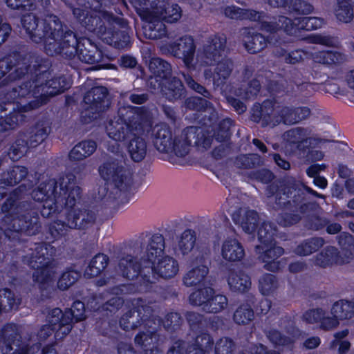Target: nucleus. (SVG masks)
I'll use <instances>...</instances> for the list:
<instances>
[{
  "instance_id": "f257e3e1",
  "label": "nucleus",
  "mask_w": 354,
  "mask_h": 354,
  "mask_svg": "<svg viewBox=\"0 0 354 354\" xmlns=\"http://www.w3.org/2000/svg\"><path fill=\"white\" fill-rule=\"evenodd\" d=\"M153 123L151 112L146 106L122 107L118 117L106 124V132L117 142H127L126 148L135 162L142 161L147 153V142L142 134L149 131Z\"/></svg>"
},
{
  "instance_id": "f03ea898",
  "label": "nucleus",
  "mask_w": 354,
  "mask_h": 354,
  "mask_svg": "<svg viewBox=\"0 0 354 354\" xmlns=\"http://www.w3.org/2000/svg\"><path fill=\"white\" fill-rule=\"evenodd\" d=\"M21 24L32 41L44 42L48 55L71 59L75 54L76 34L57 16L47 13L40 23L36 15L28 13L22 17Z\"/></svg>"
},
{
  "instance_id": "7ed1b4c3",
  "label": "nucleus",
  "mask_w": 354,
  "mask_h": 354,
  "mask_svg": "<svg viewBox=\"0 0 354 354\" xmlns=\"http://www.w3.org/2000/svg\"><path fill=\"white\" fill-rule=\"evenodd\" d=\"M25 189L26 186L21 185L10 193L1 205V212L5 214L1 219L4 235L13 245L24 242V236L38 234L41 228L33 203L18 198L19 194Z\"/></svg>"
},
{
  "instance_id": "20e7f679",
  "label": "nucleus",
  "mask_w": 354,
  "mask_h": 354,
  "mask_svg": "<svg viewBox=\"0 0 354 354\" xmlns=\"http://www.w3.org/2000/svg\"><path fill=\"white\" fill-rule=\"evenodd\" d=\"M8 58L12 59L8 68V75L5 80L14 82L22 78H30L32 82L39 75H47L50 63L37 55H29L21 59L17 55H10Z\"/></svg>"
},
{
  "instance_id": "39448f33",
  "label": "nucleus",
  "mask_w": 354,
  "mask_h": 354,
  "mask_svg": "<svg viewBox=\"0 0 354 354\" xmlns=\"http://www.w3.org/2000/svg\"><path fill=\"white\" fill-rule=\"evenodd\" d=\"M306 193H309L317 198H325L326 196L319 194L302 182L292 177L283 180L282 188L277 193L275 203L278 208H293L298 209L306 199Z\"/></svg>"
},
{
  "instance_id": "423d86ee",
  "label": "nucleus",
  "mask_w": 354,
  "mask_h": 354,
  "mask_svg": "<svg viewBox=\"0 0 354 354\" xmlns=\"http://www.w3.org/2000/svg\"><path fill=\"white\" fill-rule=\"evenodd\" d=\"M319 209L320 207L316 202L304 203L300 205L295 212L282 214L279 218V223L283 226H290L298 223L304 218V225L307 230H319L328 223L327 219L312 214Z\"/></svg>"
},
{
  "instance_id": "0eeeda50",
  "label": "nucleus",
  "mask_w": 354,
  "mask_h": 354,
  "mask_svg": "<svg viewBox=\"0 0 354 354\" xmlns=\"http://www.w3.org/2000/svg\"><path fill=\"white\" fill-rule=\"evenodd\" d=\"M98 172L101 178L120 191H127L131 187L132 180L122 161L107 155L106 160L100 165Z\"/></svg>"
},
{
  "instance_id": "6e6552de",
  "label": "nucleus",
  "mask_w": 354,
  "mask_h": 354,
  "mask_svg": "<svg viewBox=\"0 0 354 354\" xmlns=\"http://www.w3.org/2000/svg\"><path fill=\"white\" fill-rule=\"evenodd\" d=\"M109 93L104 86H95L89 90L84 97L86 107L83 113V117L89 121L97 119L100 114L110 106Z\"/></svg>"
},
{
  "instance_id": "1a4fd4ad",
  "label": "nucleus",
  "mask_w": 354,
  "mask_h": 354,
  "mask_svg": "<svg viewBox=\"0 0 354 354\" xmlns=\"http://www.w3.org/2000/svg\"><path fill=\"white\" fill-rule=\"evenodd\" d=\"M31 338L32 335L26 332L23 326L7 324L0 333V351L2 354H14L24 341Z\"/></svg>"
},
{
  "instance_id": "9d476101",
  "label": "nucleus",
  "mask_w": 354,
  "mask_h": 354,
  "mask_svg": "<svg viewBox=\"0 0 354 354\" xmlns=\"http://www.w3.org/2000/svg\"><path fill=\"white\" fill-rule=\"evenodd\" d=\"M73 14L78 22L90 32H94L96 28L101 25L102 21H106L109 24H117L124 27L127 23L123 19L114 16L112 13L104 11L97 15L94 12H91L80 8H73Z\"/></svg>"
},
{
  "instance_id": "9b49d317",
  "label": "nucleus",
  "mask_w": 354,
  "mask_h": 354,
  "mask_svg": "<svg viewBox=\"0 0 354 354\" xmlns=\"http://www.w3.org/2000/svg\"><path fill=\"white\" fill-rule=\"evenodd\" d=\"M196 46L194 39L189 36H184L174 42L165 44L160 46L162 54H169L175 57L182 59L187 69L194 67L192 62Z\"/></svg>"
},
{
  "instance_id": "f8f14e48",
  "label": "nucleus",
  "mask_w": 354,
  "mask_h": 354,
  "mask_svg": "<svg viewBox=\"0 0 354 354\" xmlns=\"http://www.w3.org/2000/svg\"><path fill=\"white\" fill-rule=\"evenodd\" d=\"M204 136L201 127L190 126L174 138L171 150L178 157L187 156L192 144L198 145Z\"/></svg>"
},
{
  "instance_id": "ddd939ff",
  "label": "nucleus",
  "mask_w": 354,
  "mask_h": 354,
  "mask_svg": "<svg viewBox=\"0 0 354 354\" xmlns=\"http://www.w3.org/2000/svg\"><path fill=\"white\" fill-rule=\"evenodd\" d=\"M75 181L76 176L73 174H67L58 179L61 198L57 203L64 205L66 211L75 208V205L81 198V188L75 185Z\"/></svg>"
},
{
  "instance_id": "4468645a",
  "label": "nucleus",
  "mask_w": 354,
  "mask_h": 354,
  "mask_svg": "<svg viewBox=\"0 0 354 354\" xmlns=\"http://www.w3.org/2000/svg\"><path fill=\"white\" fill-rule=\"evenodd\" d=\"M49 76L48 69L47 75H39L34 80L35 93H40V95L55 96L70 88V82L66 77L59 76L48 80Z\"/></svg>"
},
{
  "instance_id": "2eb2a0df",
  "label": "nucleus",
  "mask_w": 354,
  "mask_h": 354,
  "mask_svg": "<svg viewBox=\"0 0 354 354\" xmlns=\"http://www.w3.org/2000/svg\"><path fill=\"white\" fill-rule=\"evenodd\" d=\"M310 131L308 128L297 127L284 132L283 137L285 140L296 145L299 151H306L310 147H317L326 142V140L310 137Z\"/></svg>"
},
{
  "instance_id": "dca6fc26",
  "label": "nucleus",
  "mask_w": 354,
  "mask_h": 354,
  "mask_svg": "<svg viewBox=\"0 0 354 354\" xmlns=\"http://www.w3.org/2000/svg\"><path fill=\"white\" fill-rule=\"evenodd\" d=\"M226 42V37L223 35L210 37L203 46L201 55L203 62L205 65L212 66L218 62L224 54Z\"/></svg>"
},
{
  "instance_id": "f3484780",
  "label": "nucleus",
  "mask_w": 354,
  "mask_h": 354,
  "mask_svg": "<svg viewBox=\"0 0 354 354\" xmlns=\"http://www.w3.org/2000/svg\"><path fill=\"white\" fill-rule=\"evenodd\" d=\"M254 252L257 259L265 263L264 268L271 272L279 270V261H277L284 252L281 247L276 246L275 243L272 244L256 245Z\"/></svg>"
},
{
  "instance_id": "a211bd4d",
  "label": "nucleus",
  "mask_w": 354,
  "mask_h": 354,
  "mask_svg": "<svg viewBox=\"0 0 354 354\" xmlns=\"http://www.w3.org/2000/svg\"><path fill=\"white\" fill-rule=\"evenodd\" d=\"M274 104L270 100H265L262 104H255L251 109L250 119L260 123L262 127H274L279 124L278 115H274Z\"/></svg>"
},
{
  "instance_id": "6ab92c4d",
  "label": "nucleus",
  "mask_w": 354,
  "mask_h": 354,
  "mask_svg": "<svg viewBox=\"0 0 354 354\" xmlns=\"http://www.w3.org/2000/svg\"><path fill=\"white\" fill-rule=\"evenodd\" d=\"M66 225L70 229L82 230L92 226L96 220L95 213L88 209L72 208L67 209Z\"/></svg>"
},
{
  "instance_id": "aec40b11",
  "label": "nucleus",
  "mask_w": 354,
  "mask_h": 354,
  "mask_svg": "<svg viewBox=\"0 0 354 354\" xmlns=\"http://www.w3.org/2000/svg\"><path fill=\"white\" fill-rule=\"evenodd\" d=\"M75 54L71 59H73L77 55L82 62L94 64L100 62L102 59V53L97 46L88 38H77V45H75Z\"/></svg>"
},
{
  "instance_id": "412c9836",
  "label": "nucleus",
  "mask_w": 354,
  "mask_h": 354,
  "mask_svg": "<svg viewBox=\"0 0 354 354\" xmlns=\"http://www.w3.org/2000/svg\"><path fill=\"white\" fill-rule=\"evenodd\" d=\"M152 15L158 19L169 23L178 21L181 16V10L177 4H170L168 0H151Z\"/></svg>"
},
{
  "instance_id": "4be33fe9",
  "label": "nucleus",
  "mask_w": 354,
  "mask_h": 354,
  "mask_svg": "<svg viewBox=\"0 0 354 354\" xmlns=\"http://www.w3.org/2000/svg\"><path fill=\"white\" fill-rule=\"evenodd\" d=\"M279 124L295 125L307 120L311 115V110L307 106H281L278 111Z\"/></svg>"
},
{
  "instance_id": "5701e85b",
  "label": "nucleus",
  "mask_w": 354,
  "mask_h": 354,
  "mask_svg": "<svg viewBox=\"0 0 354 354\" xmlns=\"http://www.w3.org/2000/svg\"><path fill=\"white\" fill-rule=\"evenodd\" d=\"M151 138L154 147L160 153H169L171 150L174 138L171 129L167 124H156L152 129Z\"/></svg>"
},
{
  "instance_id": "b1692460",
  "label": "nucleus",
  "mask_w": 354,
  "mask_h": 354,
  "mask_svg": "<svg viewBox=\"0 0 354 354\" xmlns=\"http://www.w3.org/2000/svg\"><path fill=\"white\" fill-rule=\"evenodd\" d=\"M239 37L243 42L245 49L252 54L261 52L268 45V39L262 34L253 32L246 27L240 29Z\"/></svg>"
},
{
  "instance_id": "393cba45",
  "label": "nucleus",
  "mask_w": 354,
  "mask_h": 354,
  "mask_svg": "<svg viewBox=\"0 0 354 354\" xmlns=\"http://www.w3.org/2000/svg\"><path fill=\"white\" fill-rule=\"evenodd\" d=\"M31 195L36 201H59L61 196L59 193L58 180L51 178L41 183L32 190Z\"/></svg>"
},
{
  "instance_id": "a878e982",
  "label": "nucleus",
  "mask_w": 354,
  "mask_h": 354,
  "mask_svg": "<svg viewBox=\"0 0 354 354\" xmlns=\"http://www.w3.org/2000/svg\"><path fill=\"white\" fill-rule=\"evenodd\" d=\"M50 130V126L47 121H39L26 132H21L20 134L25 138L30 147H35L47 138Z\"/></svg>"
},
{
  "instance_id": "bb28decb",
  "label": "nucleus",
  "mask_w": 354,
  "mask_h": 354,
  "mask_svg": "<svg viewBox=\"0 0 354 354\" xmlns=\"http://www.w3.org/2000/svg\"><path fill=\"white\" fill-rule=\"evenodd\" d=\"M232 219L245 233L252 234L256 230L259 217L254 210L240 209L233 214Z\"/></svg>"
},
{
  "instance_id": "cd10ccee",
  "label": "nucleus",
  "mask_w": 354,
  "mask_h": 354,
  "mask_svg": "<svg viewBox=\"0 0 354 354\" xmlns=\"http://www.w3.org/2000/svg\"><path fill=\"white\" fill-rule=\"evenodd\" d=\"M26 167L15 165L4 171L0 176V187H12L19 184L28 175Z\"/></svg>"
},
{
  "instance_id": "c85d7f7f",
  "label": "nucleus",
  "mask_w": 354,
  "mask_h": 354,
  "mask_svg": "<svg viewBox=\"0 0 354 354\" xmlns=\"http://www.w3.org/2000/svg\"><path fill=\"white\" fill-rule=\"evenodd\" d=\"M57 268L58 263L55 260L41 268H33L35 270L32 274L33 279L41 286V288H46V285L48 286L54 281Z\"/></svg>"
},
{
  "instance_id": "c756f323",
  "label": "nucleus",
  "mask_w": 354,
  "mask_h": 354,
  "mask_svg": "<svg viewBox=\"0 0 354 354\" xmlns=\"http://www.w3.org/2000/svg\"><path fill=\"white\" fill-rule=\"evenodd\" d=\"M164 86L161 89V94L170 102H175L185 95V90L182 82L174 77L165 80Z\"/></svg>"
},
{
  "instance_id": "7c9ffc66",
  "label": "nucleus",
  "mask_w": 354,
  "mask_h": 354,
  "mask_svg": "<svg viewBox=\"0 0 354 354\" xmlns=\"http://www.w3.org/2000/svg\"><path fill=\"white\" fill-rule=\"evenodd\" d=\"M140 264L137 258L127 255L122 258L118 263V272L124 278L133 280L140 274Z\"/></svg>"
},
{
  "instance_id": "2f4dec72",
  "label": "nucleus",
  "mask_w": 354,
  "mask_h": 354,
  "mask_svg": "<svg viewBox=\"0 0 354 354\" xmlns=\"http://www.w3.org/2000/svg\"><path fill=\"white\" fill-rule=\"evenodd\" d=\"M97 149V143L92 140H85L75 145L68 153L71 161L82 160L91 156Z\"/></svg>"
},
{
  "instance_id": "473e14b6",
  "label": "nucleus",
  "mask_w": 354,
  "mask_h": 354,
  "mask_svg": "<svg viewBox=\"0 0 354 354\" xmlns=\"http://www.w3.org/2000/svg\"><path fill=\"white\" fill-rule=\"evenodd\" d=\"M344 263L345 261L339 255L337 249L333 246L325 248L317 254L315 258V264L322 268H326L333 264H344Z\"/></svg>"
},
{
  "instance_id": "72a5a7b5",
  "label": "nucleus",
  "mask_w": 354,
  "mask_h": 354,
  "mask_svg": "<svg viewBox=\"0 0 354 354\" xmlns=\"http://www.w3.org/2000/svg\"><path fill=\"white\" fill-rule=\"evenodd\" d=\"M315 62L324 65H340L346 61V56L338 51L323 50L312 54Z\"/></svg>"
},
{
  "instance_id": "f704fd0d",
  "label": "nucleus",
  "mask_w": 354,
  "mask_h": 354,
  "mask_svg": "<svg viewBox=\"0 0 354 354\" xmlns=\"http://www.w3.org/2000/svg\"><path fill=\"white\" fill-rule=\"evenodd\" d=\"M32 250V252L28 259V263L32 268H41L44 265L52 262L48 256V247L44 243H36L35 248ZM26 257L28 258V257Z\"/></svg>"
},
{
  "instance_id": "c9c22d12",
  "label": "nucleus",
  "mask_w": 354,
  "mask_h": 354,
  "mask_svg": "<svg viewBox=\"0 0 354 354\" xmlns=\"http://www.w3.org/2000/svg\"><path fill=\"white\" fill-rule=\"evenodd\" d=\"M209 273V268L206 265L194 267L187 272L183 277V284L187 287H193L201 285Z\"/></svg>"
},
{
  "instance_id": "e433bc0d",
  "label": "nucleus",
  "mask_w": 354,
  "mask_h": 354,
  "mask_svg": "<svg viewBox=\"0 0 354 354\" xmlns=\"http://www.w3.org/2000/svg\"><path fill=\"white\" fill-rule=\"evenodd\" d=\"M245 255L241 243L236 239L226 240L222 246V256L229 261H240Z\"/></svg>"
},
{
  "instance_id": "4c0bfd02",
  "label": "nucleus",
  "mask_w": 354,
  "mask_h": 354,
  "mask_svg": "<svg viewBox=\"0 0 354 354\" xmlns=\"http://www.w3.org/2000/svg\"><path fill=\"white\" fill-rule=\"evenodd\" d=\"M185 107L189 110L196 111L212 110L209 116V121L212 124L216 122L218 114L213 110L212 104L207 100L199 97H190L185 100Z\"/></svg>"
},
{
  "instance_id": "58836bf2",
  "label": "nucleus",
  "mask_w": 354,
  "mask_h": 354,
  "mask_svg": "<svg viewBox=\"0 0 354 354\" xmlns=\"http://www.w3.org/2000/svg\"><path fill=\"white\" fill-rule=\"evenodd\" d=\"M234 165L241 169H253L264 165L263 159L258 153L240 154L233 160Z\"/></svg>"
},
{
  "instance_id": "ea45409f",
  "label": "nucleus",
  "mask_w": 354,
  "mask_h": 354,
  "mask_svg": "<svg viewBox=\"0 0 354 354\" xmlns=\"http://www.w3.org/2000/svg\"><path fill=\"white\" fill-rule=\"evenodd\" d=\"M227 282L230 289L234 292H245L251 286L250 278L248 274L241 271H231Z\"/></svg>"
},
{
  "instance_id": "a19ab883",
  "label": "nucleus",
  "mask_w": 354,
  "mask_h": 354,
  "mask_svg": "<svg viewBox=\"0 0 354 354\" xmlns=\"http://www.w3.org/2000/svg\"><path fill=\"white\" fill-rule=\"evenodd\" d=\"M178 271V264L172 257H165L158 261L156 265V272L158 277L163 279L174 277Z\"/></svg>"
},
{
  "instance_id": "79ce46f5",
  "label": "nucleus",
  "mask_w": 354,
  "mask_h": 354,
  "mask_svg": "<svg viewBox=\"0 0 354 354\" xmlns=\"http://www.w3.org/2000/svg\"><path fill=\"white\" fill-rule=\"evenodd\" d=\"M330 314L339 321L350 319L354 316V304L344 299L339 300L333 304Z\"/></svg>"
},
{
  "instance_id": "37998d69",
  "label": "nucleus",
  "mask_w": 354,
  "mask_h": 354,
  "mask_svg": "<svg viewBox=\"0 0 354 354\" xmlns=\"http://www.w3.org/2000/svg\"><path fill=\"white\" fill-rule=\"evenodd\" d=\"M149 68L152 74L159 76L165 80L169 79L172 75L171 64L160 57L151 58L149 61Z\"/></svg>"
},
{
  "instance_id": "c03bdc74",
  "label": "nucleus",
  "mask_w": 354,
  "mask_h": 354,
  "mask_svg": "<svg viewBox=\"0 0 354 354\" xmlns=\"http://www.w3.org/2000/svg\"><path fill=\"white\" fill-rule=\"evenodd\" d=\"M223 12L226 17L232 19L256 21L259 18V12L253 10L243 9L235 6L225 7Z\"/></svg>"
},
{
  "instance_id": "a18cd8bd",
  "label": "nucleus",
  "mask_w": 354,
  "mask_h": 354,
  "mask_svg": "<svg viewBox=\"0 0 354 354\" xmlns=\"http://www.w3.org/2000/svg\"><path fill=\"white\" fill-rule=\"evenodd\" d=\"M325 243L322 237H312L301 242L295 250V252L299 256H307L317 251Z\"/></svg>"
},
{
  "instance_id": "49530a36",
  "label": "nucleus",
  "mask_w": 354,
  "mask_h": 354,
  "mask_svg": "<svg viewBox=\"0 0 354 354\" xmlns=\"http://www.w3.org/2000/svg\"><path fill=\"white\" fill-rule=\"evenodd\" d=\"M216 64L214 73L218 79L214 78V84L218 82V85H219V84H224L225 80L231 75L234 70V62L230 58L222 57Z\"/></svg>"
},
{
  "instance_id": "de8ad7c7",
  "label": "nucleus",
  "mask_w": 354,
  "mask_h": 354,
  "mask_svg": "<svg viewBox=\"0 0 354 354\" xmlns=\"http://www.w3.org/2000/svg\"><path fill=\"white\" fill-rule=\"evenodd\" d=\"M196 242V232L191 229L185 230L180 236L178 243V250L182 255H187L194 248Z\"/></svg>"
},
{
  "instance_id": "09e8293b",
  "label": "nucleus",
  "mask_w": 354,
  "mask_h": 354,
  "mask_svg": "<svg viewBox=\"0 0 354 354\" xmlns=\"http://www.w3.org/2000/svg\"><path fill=\"white\" fill-rule=\"evenodd\" d=\"M335 15L341 22H351L354 17V10L351 0H337Z\"/></svg>"
},
{
  "instance_id": "8fccbe9b",
  "label": "nucleus",
  "mask_w": 354,
  "mask_h": 354,
  "mask_svg": "<svg viewBox=\"0 0 354 354\" xmlns=\"http://www.w3.org/2000/svg\"><path fill=\"white\" fill-rule=\"evenodd\" d=\"M291 26L290 19L285 16H279L274 21H265L261 25L262 28L268 32L283 30L287 34H292L295 31Z\"/></svg>"
},
{
  "instance_id": "3c124183",
  "label": "nucleus",
  "mask_w": 354,
  "mask_h": 354,
  "mask_svg": "<svg viewBox=\"0 0 354 354\" xmlns=\"http://www.w3.org/2000/svg\"><path fill=\"white\" fill-rule=\"evenodd\" d=\"M165 248V239L162 235L156 234L151 236L147 249V256L149 262H153L160 256Z\"/></svg>"
},
{
  "instance_id": "603ef678",
  "label": "nucleus",
  "mask_w": 354,
  "mask_h": 354,
  "mask_svg": "<svg viewBox=\"0 0 354 354\" xmlns=\"http://www.w3.org/2000/svg\"><path fill=\"white\" fill-rule=\"evenodd\" d=\"M109 261V259L106 254L101 253L96 254L86 269V274L92 277H97L106 268Z\"/></svg>"
},
{
  "instance_id": "864d4df0",
  "label": "nucleus",
  "mask_w": 354,
  "mask_h": 354,
  "mask_svg": "<svg viewBox=\"0 0 354 354\" xmlns=\"http://www.w3.org/2000/svg\"><path fill=\"white\" fill-rule=\"evenodd\" d=\"M143 28L145 35L150 39H159L167 35L165 25L158 19L148 22Z\"/></svg>"
},
{
  "instance_id": "5fc2aeb1",
  "label": "nucleus",
  "mask_w": 354,
  "mask_h": 354,
  "mask_svg": "<svg viewBox=\"0 0 354 354\" xmlns=\"http://www.w3.org/2000/svg\"><path fill=\"white\" fill-rule=\"evenodd\" d=\"M228 304L227 298L223 295H216L210 297L207 303L204 305L203 311L207 313H218L223 310Z\"/></svg>"
},
{
  "instance_id": "6e6d98bb",
  "label": "nucleus",
  "mask_w": 354,
  "mask_h": 354,
  "mask_svg": "<svg viewBox=\"0 0 354 354\" xmlns=\"http://www.w3.org/2000/svg\"><path fill=\"white\" fill-rule=\"evenodd\" d=\"M20 299L10 289L0 290V307L2 310L8 312L18 308Z\"/></svg>"
},
{
  "instance_id": "4d7b16f0",
  "label": "nucleus",
  "mask_w": 354,
  "mask_h": 354,
  "mask_svg": "<svg viewBox=\"0 0 354 354\" xmlns=\"http://www.w3.org/2000/svg\"><path fill=\"white\" fill-rule=\"evenodd\" d=\"M212 295H214V290L211 288L198 289L189 295V301L192 306H201L203 310L204 305Z\"/></svg>"
},
{
  "instance_id": "13d9d810",
  "label": "nucleus",
  "mask_w": 354,
  "mask_h": 354,
  "mask_svg": "<svg viewBox=\"0 0 354 354\" xmlns=\"http://www.w3.org/2000/svg\"><path fill=\"white\" fill-rule=\"evenodd\" d=\"M35 83L32 81L26 82L21 85L14 87L7 93L8 99L15 100L18 97H24L28 95H40L35 93Z\"/></svg>"
},
{
  "instance_id": "bf43d9fd",
  "label": "nucleus",
  "mask_w": 354,
  "mask_h": 354,
  "mask_svg": "<svg viewBox=\"0 0 354 354\" xmlns=\"http://www.w3.org/2000/svg\"><path fill=\"white\" fill-rule=\"evenodd\" d=\"M30 147L24 137L20 133L15 142L12 145L8 151V156L13 161L19 160L26 152L27 148Z\"/></svg>"
},
{
  "instance_id": "052dcab7",
  "label": "nucleus",
  "mask_w": 354,
  "mask_h": 354,
  "mask_svg": "<svg viewBox=\"0 0 354 354\" xmlns=\"http://www.w3.org/2000/svg\"><path fill=\"white\" fill-rule=\"evenodd\" d=\"M142 323V318L133 308L127 311L120 319V325L124 330H134Z\"/></svg>"
},
{
  "instance_id": "680f3d73",
  "label": "nucleus",
  "mask_w": 354,
  "mask_h": 354,
  "mask_svg": "<svg viewBox=\"0 0 354 354\" xmlns=\"http://www.w3.org/2000/svg\"><path fill=\"white\" fill-rule=\"evenodd\" d=\"M275 232L276 227L271 223H262L257 232L260 245L272 244V243L274 242L273 236Z\"/></svg>"
},
{
  "instance_id": "e2e57ef3",
  "label": "nucleus",
  "mask_w": 354,
  "mask_h": 354,
  "mask_svg": "<svg viewBox=\"0 0 354 354\" xmlns=\"http://www.w3.org/2000/svg\"><path fill=\"white\" fill-rule=\"evenodd\" d=\"M278 288V281L275 276L265 274L259 279V290L263 295H269Z\"/></svg>"
},
{
  "instance_id": "0e129e2a",
  "label": "nucleus",
  "mask_w": 354,
  "mask_h": 354,
  "mask_svg": "<svg viewBox=\"0 0 354 354\" xmlns=\"http://www.w3.org/2000/svg\"><path fill=\"white\" fill-rule=\"evenodd\" d=\"M21 115L16 111L10 112L8 115H0V132L15 129L18 126L19 118Z\"/></svg>"
},
{
  "instance_id": "69168bd1",
  "label": "nucleus",
  "mask_w": 354,
  "mask_h": 354,
  "mask_svg": "<svg viewBox=\"0 0 354 354\" xmlns=\"http://www.w3.org/2000/svg\"><path fill=\"white\" fill-rule=\"evenodd\" d=\"M183 323V319L178 313H168L163 320V326L169 332H174L180 329Z\"/></svg>"
},
{
  "instance_id": "338daca9",
  "label": "nucleus",
  "mask_w": 354,
  "mask_h": 354,
  "mask_svg": "<svg viewBox=\"0 0 354 354\" xmlns=\"http://www.w3.org/2000/svg\"><path fill=\"white\" fill-rule=\"evenodd\" d=\"M253 317L254 312L248 305L241 306L234 313V320L238 324H247Z\"/></svg>"
},
{
  "instance_id": "774afa93",
  "label": "nucleus",
  "mask_w": 354,
  "mask_h": 354,
  "mask_svg": "<svg viewBox=\"0 0 354 354\" xmlns=\"http://www.w3.org/2000/svg\"><path fill=\"white\" fill-rule=\"evenodd\" d=\"M235 343L229 337H222L215 345V354H233L235 350Z\"/></svg>"
}]
</instances>
